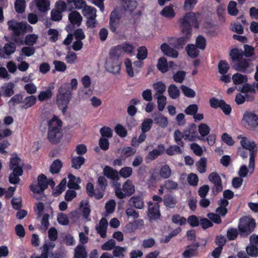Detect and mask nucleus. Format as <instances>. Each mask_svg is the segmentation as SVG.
Here are the masks:
<instances>
[{
  "label": "nucleus",
  "mask_w": 258,
  "mask_h": 258,
  "mask_svg": "<svg viewBox=\"0 0 258 258\" xmlns=\"http://www.w3.org/2000/svg\"><path fill=\"white\" fill-rule=\"evenodd\" d=\"M69 181L68 183V187L70 189H79L80 188V185L76 182V177L72 174H70L68 175Z\"/></svg>",
  "instance_id": "obj_44"
},
{
  "label": "nucleus",
  "mask_w": 258,
  "mask_h": 258,
  "mask_svg": "<svg viewBox=\"0 0 258 258\" xmlns=\"http://www.w3.org/2000/svg\"><path fill=\"white\" fill-rule=\"evenodd\" d=\"M122 55V51L121 50L120 45H117L111 47L109 50L108 59L111 62L117 64Z\"/></svg>",
  "instance_id": "obj_10"
},
{
  "label": "nucleus",
  "mask_w": 258,
  "mask_h": 258,
  "mask_svg": "<svg viewBox=\"0 0 258 258\" xmlns=\"http://www.w3.org/2000/svg\"><path fill=\"white\" fill-rule=\"evenodd\" d=\"M199 132L201 135L198 139L204 142H205V137L207 136L210 132V127L205 123H201L198 127Z\"/></svg>",
  "instance_id": "obj_25"
},
{
  "label": "nucleus",
  "mask_w": 258,
  "mask_h": 258,
  "mask_svg": "<svg viewBox=\"0 0 258 258\" xmlns=\"http://www.w3.org/2000/svg\"><path fill=\"white\" fill-rule=\"evenodd\" d=\"M136 149L130 147H124L121 151V157L123 160L133 156L136 153Z\"/></svg>",
  "instance_id": "obj_42"
},
{
  "label": "nucleus",
  "mask_w": 258,
  "mask_h": 258,
  "mask_svg": "<svg viewBox=\"0 0 258 258\" xmlns=\"http://www.w3.org/2000/svg\"><path fill=\"white\" fill-rule=\"evenodd\" d=\"M69 20L73 27L74 26L79 27L82 21V17L78 12L75 11L69 14Z\"/></svg>",
  "instance_id": "obj_18"
},
{
  "label": "nucleus",
  "mask_w": 258,
  "mask_h": 258,
  "mask_svg": "<svg viewBox=\"0 0 258 258\" xmlns=\"http://www.w3.org/2000/svg\"><path fill=\"white\" fill-rule=\"evenodd\" d=\"M238 235V230L234 228H229L227 231V237L229 240H234Z\"/></svg>",
  "instance_id": "obj_59"
},
{
  "label": "nucleus",
  "mask_w": 258,
  "mask_h": 258,
  "mask_svg": "<svg viewBox=\"0 0 258 258\" xmlns=\"http://www.w3.org/2000/svg\"><path fill=\"white\" fill-rule=\"evenodd\" d=\"M198 170L201 173H205L207 169V159L201 158L197 163Z\"/></svg>",
  "instance_id": "obj_50"
},
{
  "label": "nucleus",
  "mask_w": 258,
  "mask_h": 258,
  "mask_svg": "<svg viewBox=\"0 0 258 258\" xmlns=\"http://www.w3.org/2000/svg\"><path fill=\"white\" fill-rule=\"evenodd\" d=\"M232 80L235 85H239L247 81L246 76L239 73L234 74L232 77Z\"/></svg>",
  "instance_id": "obj_56"
},
{
  "label": "nucleus",
  "mask_w": 258,
  "mask_h": 258,
  "mask_svg": "<svg viewBox=\"0 0 258 258\" xmlns=\"http://www.w3.org/2000/svg\"><path fill=\"white\" fill-rule=\"evenodd\" d=\"M184 140L190 141H195L198 138L197 126L195 123L190 124L183 131Z\"/></svg>",
  "instance_id": "obj_11"
},
{
  "label": "nucleus",
  "mask_w": 258,
  "mask_h": 258,
  "mask_svg": "<svg viewBox=\"0 0 258 258\" xmlns=\"http://www.w3.org/2000/svg\"><path fill=\"white\" fill-rule=\"evenodd\" d=\"M15 43H12V42H10V43H6L4 47V54L5 55L6 54V55H10L12 53H13L15 50H16V46L15 45Z\"/></svg>",
  "instance_id": "obj_51"
},
{
  "label": "nucleus",
  "mask_w": 258,
  "mask_h": 258,
  "mask_svg": "<svg viewBox=\"0 0 258 258\" xmlns=\"http://www.w3.org/2000/svg\"><path fill=\"white\" fill-rule=\"evenodd\" d=\"M128 205L138 209H143L145 207L144 199L141 195H134L128 200Z\"/></svg>",
  "instance_id": "obj_16"
},
{
  "label": "nucleus",
  "mask_w": 258,
  "mask_h": 258,
  "mask_svg": "<svg viewBox=\"0 0 258 258\" xmlns=\"http://www.w3.org/2000/svg\"><path fill=\"white\" fill-rule=\"evenodd\" d=\"M67 180L63 178L60 183L56 186V191L54 192L53 195L56 197L61 194L66 189Z\"/></svg>",
  "instance_id": "obj_57"
},
{
  "label": "nucleus",
  "mask_w": 258,
  "mask_h": 258,
  "mask_svg": "<svg viewBox=\"0 0 258 258\" xmlns=\"http://www.w3.org/2000/svg\"><path fill=\"white\" fill-rule=\"evenodd\" d=\"M159 174L162 178L167 179L171 176V170L168 165H164L161 167Z\"/></svg>",
  "instance_id": "obj_46"
},
{
  "label": "nucleus",
  "mask_w": 258,
  "mask_h": 258,
  "mask_svg": "<svg viewBox=\"0 0 258 258\" xmlns=\"http://www.w3.org/2000/svg\"><path fill=\"white\" fill-rule=\"evenodd\" d=\"M152 117L155 123L161 127H165L167 126L168 122L167 118L163 116L160 113H154Z\"/></svg>",
  "instance_id": "obj_20"
},
{
  "label": "nucleus",
  "mask_w": 258,
  "mask_h": 258,
  "mask_svg": "<svg viewBox=\"0 0 258 258\" xmlns=\"http://www.w3.org/2000/svg\"><path fill=\"white\" fill-rule=\"evenodd\" d=\"M237 3L234 1L229 2L227 10L228 13L231 16H236L238 13V10L236 8Z\"/></svg>",
  "instance_id": "obj_55"
},
{
  "label": "nucleus",
  "mask_w": 258,
  "mask_h": 258,
  "mask_svg": "<svg viewBox=\"0 0 258 258\" xmlns=\"http://www.w3.org/2000/svg\"><path fill=\"white\" fill-rule=\"evenodd\" d=\"M14 84L12 82H10L6 86L3 87V95L7 97L12 96L14 93Z\"/></svg>",
  "instance_id": "obj_36"
},
{
  "label": "nucleus",
  "mask_w": 258,
  "mask_h": 258,
  "mask_svg": "<svg viewBox=\"0 0 258 258\" xmlns=\"http://www.w3.org/2000/svg\"><path fill=\"white\" fill-rule=\"evenodd\" d=\"M14 6L17 13L22 14L26 9V2L25 0H16Z\"/></svg>",
  "instance_id": "obj_40"
},
{
  "label": "nucleus",
  "mask_w": 258,
  "mask_h": 258,
  "mask_svg": "<svg viewBox=\"0 0 258 258\" xmlns=\"http://www.w3.org/2000/svg\"><path fill=\"white\" fill-rule=\"evenodd\" d=\"M254 99V95L246 94L245 96H243L240 93H238L235 97V101L237 104L240 105L243 104L245 100L252 101Z\"/></svg>",
  "instance_id": "obj_29"
},
{
  "label": "nucleus",
  "mask_w": 258,
  "mask_h": 258,
  "mask_svg": "<svg viewBox=\"0 0 258 258\" xmlns=\"http://www.w3.org/2000/svg\"><path fill=\"white\" fill-rule=\"evenodd\" d=\"M157 148V149H154L148 153L147 157L150 160L152 161L156 159L159 156L161 155L165 150L164 146L162 144L159 145Z\"/></svg>",
  "instance_id": "obj_21"
},
{
  "label": "nucleus",
  "mask_w": 258,
  "mask_h": 258,
  "mask_svg": "<svg viewBox=\"0 0 258 258\" xmlns=\"http://www.w3.org/2000/svg\"><path fill=\"white\" fill-rule=\"evenodd\" d=\"M38 182L30 186V190L34 194H41L48 187V183L46 176L41 174L37 177Z\"/></svg>",
  "instance_id": "obj_7"
},
{
  "label": "nucleus",
  "mask_w": 258,
  "mask_h": 258,
  "mask_svg": "<svg viewBox=\"0 0 258 258\" xmlns=\"http://www.w3.org/2000/svg\"><path fill=\"white\" fill-rule=\"evenodd\" d=\"M87 252L85 247L81 245H78L75 249L74 258H87Z\"/></svg>",
  "instance_id": "obj_32"
},
{
  "label": "nucleus",
  "mask_w": 258,
  "mask_h": 258,
  "mask_svg": "<svg viewBox=\"0 0 258 258\" xmlns=\"http://www.w3.org/2000/svg\"><path fill=\"white\" fill-rule=\"evenodd\" d=\"M200 244L197 242L193 243L186 246L185 250L183 251L182 255L184 258H191L198 255V248Z\"/></svg>",
  "instance_id": "obj_12"
},
{
  "label": "nucleus",
  "mask_w": 258,
  "mask_h": 258,
  "mask_svg": "<svg viewBox=\"0 0 258 258\" xmlns=\"http://www.w3.org/2000/svg\"><path fill=\"white\" fill-rule=\"evenodd\" d=\"M184 133L181 132L179 130H176L174 133V139L175 143L179 146L183 147L184 143L182 141V139H184Z\"/></svg>",
  "instance_id": "obj_38"
},
{
  "label": "nucleus",
  "mask_w": 258,
  "mask_h": 258,
  "mask_svg": "<svg viewBox=\"0 0 258 258\" xmlns=\"http://www.w3.org/2000/svg\"><path fill=\"white\" fill-rule=\"evenodd\" d=\"M256 223L254 219L248 217H242L239 220L238 225L240 235L243 237H247L254 230Z\"/></svg>",
  "instance_id": "obj_5"
},
{
  "label": "nucleus",
  "mask_w": 258,
  "mask_h": 258,
  "mask_svg": "<svg viewBox=\"0 0 258 258\" xmlns=\"http://www.w3.org/2000/svg\"><path fill=\"white\" fill-rule=\"evenodd\" d=\"M195 45L199 48L204 50L206 45V40L205 38L202 35L198 36L196 40Z\"/></svg>",
  "instance_id": "obj_58"
},
{
  "label": "nucleus",
  "mask_w": 258,
  "mask_h": 258,
  "mask_svg": "<svg viewBox=\"0 0 258 258\" xmlns=\"http://www.w3.org/2000/svg\"><path fill=\"white\" fill-rule=\"evenodd\" d=\"M153 120L151 118L144 119L141 124L142 132L146 133L149 131L152 126Z\"/></svg>",
  "instance_id": "obj_48"
},
{
  "label": "nucleus",
  "mask_w": 258,
  "mask_h": 258,
  "mask_svg": "<svg viewBox=\"0 0 258 258\" xmlns=\"http://www.w3.org/2000/svg\"><path fill=\"white\" fill-rule=\"evenodd\" d=\"M83 15L86 17L96 16V9L91 6H86L83 10Z\"/></svg>",
  "instance_id": "obj_62"
},
{
  "label": "nucleus",
  "mask_w": 258,
  "mask_h": 258,
  "mask_svg": "<svg viewBox=\"0 0 258 258\" xmlns=\"http://www.w3.org/2000/svg\"><path fill=\"white\" fill-rule=\"evenodd\" d=\"M52 96V92L49 88L47 89L45 91H41L38 95V99L39 101L42 102L50 99Z\"/></svg>",
  "instance_id": "obj_45"
},
{
  "label": "nucleus",
  "mask_w": 258,
  "mask_h": 258,
  "mask_svg": "<svg viewBox=\"0 0 258 258\" xmlns=\"http://www.w3.org/2000/svg\"><path fill=\"white\" fill-rule=\"evenodd\" d=\"M160 48L163 53L165 55L172 58H177L178 56V52L175 49L171 48L166 43L161 45Z\"/></svg>",
  "instance_id": "obj_19"
},
{
  "label": "nucleus",
  "mask_w": 258,
  "mask_h": 258,
  "mask_svg": "<svg viewBox=\"0 0 258 258\" xmlns=\"http://www.w3.org/2000/svg\"><path fill=\"white\" fill-rule=\"evenodd\" d=\"M80 208L82 209L84 217L88 218L91 212L89 202L87 201H82L80 203Z\"/></svg>",
  "instance_id": "obj_41"
},
{
  "label": "nucleus",
  "mask_w": 258,
  "mask_h": 258,
  "mask_svg": "<svg viewBox=\"0 0 258 258\" xmlns=\"http://www.w3.org/2000/svg\"><path fill=\"white\" fill-rule=\"evenodd\" d=\"M36 6L41 13H46L50 9L48 0H35Z\"/></svg>",
  "instance_id": "obj_24"
},
{
  "label": "nucleus",
  "mask_w": 258,
  "mask_h": 258,
  "mask_svg": "<svg viewBox=\"0 0 258 258\" xmlns=\"http://www.w3.org/2000/svg\"><path fill=\"white\" fill-rule=\"evenodd\" d=\"M60 131V128L58 129L57 127L48 130V139L50 143L56 144L60 142L62 134Z\"/></svg>",
  "instance_id": "obj_14"
},
{
  "label": "nucleus",
  "mask_w": 258,
  "mask_h": 258,
  "mask_svg": "<svg viewBox=\"0 0 258 258\" xmlns=\"http://www.w3.org/2000/svg\"><path fill=\"white\" fill-rule=\"evenodd\" d=\"M163 202L167 207L173 208L177 204V200L173 196L168 194L164 196Z\"/></svg>",
  "instance_id": "obj_30"
},
{
  "label": "nucleus",
  "mask_w": 258,
  "mask_h": 258,
  "mask_svg": "<svg viewBox=\"0 0 258 258\" xmlns=\"http://www.w3.org/2000/svg\"><path fill=\"white\" fill-rule=\"evenodd\" d=\"M198 48V47L194 44H188L185 49L187 54L190 57L195 58L198 56L199 53V50Z\"/></svg>",
  "instance_id": "obj_35"
},
{
  "label": "nucleus",
  "mask_w": 258,
  "mask_h": 258,
  "mask_svg": "<svg viewBox=\"0 0 258 258\" xmlns=\"http://www.w3.org/2000/svg\"><path fill=\"white\" fill-rule=\"evenodd\" d=\"M103 174L108 178L113 180L118 179V173L110 166H106L103 169Z\"/></svg>",
  "instance_id": "obj_22"
},
{
  "label": "nucleus",
  "mask_w": 258,
  "mask_h": 258,
  "mask_svg": "<svg viewBox=\"0 0 258 258\" xmlns=\"http://www.w3.org/2000/svg\"><path fill=\"white\" fill-rule=\"evenodd\" d=\"M240 91L242 93H245V94L250 93L249 95H254L256 93L255 87L249 84H246L243 85Z\"/></svg>",
  "instance_id": "obj_49"
},
{
  "label": "nucleus",
  "mask_w": 258,
  "mask_h": 258,
  "mask_svg": "<svg viewBox=\"0 0 258 258\" xmlns=\"http://www.w3.org/2000/svg\"><path fill=\"white\" fill-rule=\"evenodd\" d=\"M62 167V163L59 159L54 160L50 167V171L52 174H57L59 172Z\"/></svg>",
  "instance_id": "obj_34"
},
{
  "label": "nucleus",
  "mask_w": 258,
  "mask_h": 258,
  "mask_svg": "<svg viewBox=\"0 0 258 258\" xmlns=\"http://www.w3.org/2000/svg\"><path fill=\"white\" fill-rule=\"evenodd\" d=\"M241 123L248 130L258 132V115L252 111H246L243 115Z\"/></svg>",
  "instance_id": "obj_6"
},
{
  "label": "nucleus",
  "mask_w": 258,
  "mask_h": 258,
  "mask_svg": "<svg viewBox=\"0 0 258 258\" xmlns=\"http://www.w3.org/2000/svg\"><path fill=\"white\" fill-rule=\"evenodd\" d=\"M72 94L69 83L62 84L58 89L56 102L58 108L61 110L63 114L67 111L68 105L72 98Z\"/></svg>",
  "instance_id": "obj_3"
},
{
  "label": "nucleus",
  "mask_w": 258,
  "mask_h": 258,
  "mask_svg": "<svg viewBox=\"0 0 258 258\" xmlns=\"http://www.w3.org/2000/svg\"><path fill=\"white\" fill-rule=\"evenodd\" d=\"M171 220L173 223L179 224L181 226L185 225L186 222V218L178 214L173 215L172 216Z\"/></svg>",
  "instance_id": "obj_47"
},
{
  "label": "nucleus",
  "mask_w": 258,
  "mask_h": 258,
  "mask_svg": "<svg viewBox=\"0 0 258 258\" xmlns=\"http://www.w3.org/2000/svg\"><path fill=\"white\" fill-rule=\"evenodd\" d=\"M38 38V37L36 34H28L25 37V40L23 41V44L28 46H33L34 44L36 43Z\"/></svg>",
  "instance_id": "obj_39"
},
{
  "label": "nucleus",
  "mask_w": 258,
  "mask_h": 258,
  "mask_svg": "<svg viewBox=\"0 0 258 258\" xmlns=\"http://www.w3.org/2000/svg\"><path fill=\"white\" fill-rule=\"evenodd\" d=\"M169 96L173 99L177 98L180 95V91L174 84L170 85L168 89Z\"/></svg>",
  "instance_id": "obj_43"
},
{
  "label": "nucleus",
  "mask_w": 258,
  "mask_h": 258,
  "mask_svg": "<svg viewBox=\"0 0 258 258\" xmlns=\"http://www.w3.org/2000/svg\"><path fill=\"white\" fill-rule=\"evenodd\" d=\"M223 99H218L216 97H212L210 99L209 103L210 106L214 109L220 108L222 104L223 103Z\"/></svg>",
  "instance_id": "obj_60"
},
{
  "label": "nucleus",
  "mask_w": 258,
  "mask_h": 258,
  "mask_svg": "<svg viewBox=\"0 0 258 258\" xmlns=\"http://www.w3.org/2000/svg\"><path fill=\"white\" fill-rule=\"evenodd\" d=\"M121 19L120 13L114 10L110 14L109 20V28L112 32H115Z\"/></svg>",
  "instance_id": "obj_13"
},
{
  "label": "nucleus",
  "mask_w": 258,
  "mask_h": 258,
  "mask_svg": "<svg viewBox=\"0 0 258 258\" xmlns=\"http://www.w3.org/2000/svg\"><path fill=\"white\" fill-rule=\"evenodd\" d=\"M209 180L214 184L212 191L215 195L221 192L223 190L222 179L217 172H212L208 176Z\"/></svg>",
  "instance_id": "obj_8"
},
{
  "label": "nucleus",
  "mask_w": 258,
  "mask_h": 258,
  "mask_svg": "<svg viewBox=\"0 0 258 258\" xmlns=\"http://www.w3.org/2000/svg\"><path fill=\"white\" fill-rule=\"evenodd\" d=\"M179 22L180 24L181 32L184 36L177 38L175 49H181L191 36V27L198 28L199 24L196 14L192 12L187 13L179 20Z\"/></svg>",
  "instance_id": "obj_1"
},
{
  "label": "nucleus",
  "mask_w": 258,
  "mask_h": 258,
  "mask_svg": "<svg viewBox=\"0 0 258 258\" xmlns=\"http://www.w3.org/2000/svg\"><path fill=\"white\" fill-rule=\"evenodd\" d=\"M37 101V98L34 95H31L26 97L23 100L22 108L25 109H28L31 107L34 106Z\"/></svg>",
  "instance_id": "obj_31"
},
{
  "label": "nucleus",
  "mask_w": 258,
  "mask_h": 258,
  "mask_svg": "<svg viewBox=\"0 0 258 258\" xmlns=\"http://www.w3.org/2000/svg\"><path fill=\"white\" fill-rule=\"evenodd\" d=\"M182 153V150L178 145L170 146L166 150V154L169 156H172L174 154H180Z\"/></svg>",
  "instance_id": "obj_53"
},
{
  "label": "nucleus",
  "mask_w": 258,
  "mask_h": 258,
  "mask_svg": "<svg viewBox=\"0 0 258 258\" xmlns=\"http://www.w3.org/2000/svg\"><path fill=\"white\" fill-rule=\"evenodd\" d=\"M85 159L82 156H75L71 159L72 167L75 169H79L85 163Z\"/></svg>",
  "instance_id": "obj_27"
},
{
  "label": "nucleus",
  "mask_w": 258,
  "mask_h": 258,
  "mask_svg": "<svg viewBox=\"0 0 258 258\" xmlns=\"http://www.w3.org/2000/svg\"><path fill=\"white\" fill-rule=\"evenodd\" d=\"M160 14L164 17L169 19H172L175 16V13L172 5L165 7L161 11Z\"/></svg>",
  "instance_id": "obj_33"
},
{
  "label": "nucleus",
  "mask_w": 258,
  "mask_h": 258,
  "mask_svg": "<svg viewBox=\"0 0 258 258\" xmlns=\"http://www.w3.org/2000/svg\"><path fill=\"white\" fill-rule=\"evenodd\" d=\"M107 186V181L103 176H100L98 178L95 191H97L96 200L102 199L104 194Z\"/></svg>",
  "instance_id": "obj_9"
},
{
  "label": "nucleus",
  "mask_w": 258,
  "mask_h": 258,
  "mask_svg": "<svg viewBox=\"0 0 258 258\" xmlns=\"http://www.w3.org/2000/svg\"><path fill=\"white\" fill-rule=\"evenodd\" d=\"M62 124V121L57 116L53 115L52 118L48 123V130L53 128V127H57L58 129L60 128Z\"/></svg>",
  "instance_id": "obj_37"
},
{
  "label": "nucleus",
  "mask_w": 258,
  "mask_h": 258,
  "mask_svg": "<svg viewBox=\"0 0 258 258\" xmlns=\"http://www.w3.org/2000/svg\"><path fill=\"white\" fill-rule=\"evenodd\" d=\"M122 191L124 195V197H123L122 199L129 197L134 194L135 192V187L131 180H127L123 184Z\"/></svg>",
  "instance_id": "obj_17"
},
{
  "label": "nucleus",
  "mask_w": 258,
  "mask_h": 258,
  "mask_svg": "<svg viewBox=\"0 0 258 258\" xmlns=\"http://www.w3.org/2000/svg\"><path fill=\"white\" fill-rule=\"evenodd\" d=\"M133 173V169L130 167H124L119 170V175L123 178L129 177Z\"/></svg>",
  "instance_id": "obj_63"
},
{
  "label": "nucleus",
  "mask_w": 258,
  "mask_h": 258,
  "mask_svg": "<svg viewBox=\"0 0 258 258\" xmlns=\"http://www.w3.org/2000/svg\"><path fill=\"white\" fill-rule=\"evenodd\" d=\"M148 216L151 220H155L160 218L161 214L159 211L158 204L149 203Z\"/></svg>",
  "instance_id": "obj_15"
},
{
  "label": "nucleus",
  "mask_w": 258,
  "mask_h": 258,
  "mask_svg": "<svg viewBox=\"0 0 258 258\" xmlns=\"http://www.w3.org/2000/svg\"><path fill=\"white\" fill-rule=\"evenodd\" d=\"M9 29L12 30L11 40L13 41L16 44H23V40L20 37L21 35H24L27 32L33 31L32 27L27 22H16L11 20L8 22Z\"/></svg>",
  "instance_id": "obj_2"
},
{
  "label": "nucleus",
  "mask_w": 258,
  "mask_h": 258,
  "mask_svg": "<svg viewBox=\"0 0 258 258\" xmlns=\"http://www.w3.org/2000/svg\"><path fill=\"white\" fill-rule=\"evenodd\" d=\"M24 163L18 157H13L10 162V169L13 171L9 176V182L12 184L18 183L20 180L19 176L23 173Z\"/></svg>",
  "instance_id": "obj_4"
},
{
  "label": "nucleus",
  "mask_w": 258,
  "mask_h": 258,
  "mask_svg": "<svg viewBox=\"0 0 258 258\" xmlns=\"http://www.w3.org/2000/svg\"><path fill=\"white\" fill-rule=\"evenodd\" d=\"M122 5L125 11L132 12L137 8L138 3L136 0H122Z\"/></svg>",
  "instance_id": "obj_26"
},
{
  "label": "nucleus",
  "mask_w": 258,
  "mask_h": 258,
  "mask_svg": "<svg viewBox=\"0 0 258 258\" xmlns=\"http://www.w3.org/2000/svg\"><path fill=\"white\" fill-rule=\"evenodd\" d=\"M198 106L196 104H193L188 106L184 110V112L187 115H194L198 112Z\"/></svg>",
  "instance_id": "obj_64"
},
{
  "label": "nucleus",
  "mask_w": 258,
  "mask_h": 258,
  "mask_svg": "<svg viewBox=\"0 0 258 258\" xmlns=\"http://www.w3.org/2000/svg\"><path fill=\"white\" fill-rule=\"evenodd\" d=\"M166 104V97L162 95H160L157 97L158 108L160 111H162Z\"/></svg>",
  "instance_id": "obj_61"
},
{
  "label": "nucleus",
  "mask_w": 258,
  "mask_h": 258,
  "mask_svg": "<svg viewBox=\"0 0 258 258\" xmlns=\"http://www.w3.org/2000/svg\"><path fill=\"white\" fill-rule=\"evenodd\" d=\"M180 89L181 90L183 94L186 97L189 98H194L196 96L195 91L192 89L189 88L187 86L185 85H181L180 87Z\"/></svg>",
  "instance_id": "obj_52"
},
{
  "label": "nucleus",
  "mask_w": 258,
  "mask_h": 258,
  "mask_svg": "<svg viewBox=\"0 0 258 258\" xmlns=\"http://www.w3.org/2000/svg\"><path fill=\"white\" fill-rule=\"evenodd\" d=\"M66 30L69 33L66 38L64 40L63 43L66 45H70L73 40V35L72 34L73 31H74V27L72 26H67L66 27Z\"/></svg>",
  "instance_id": "obj_54"
},
{
  "label": "nucleus",
  "mask_w": 258,
  "mask_h": 258,
  "mask_svg": "<svg viewBox=\"0 0 258 258\" xmlns=\"http://www.w3.org/2000/svg\"><path fill=\"white\" fill-rule=\"evenodd\" d=\"M230 56L234 61H240L243 58V51L237 48H233L230 52Z\"/></svg>",
  "instance_id": "obj_28"
},
{
  "label": "nucleus",
  "mask_w": 258,
  "mask_h": 258,
  "mask_svg": "<svg viewBox=\"0 0 258 258\" xmlns=\"http://www.w3.org/2000/svg\"><path fill=\"white\" fill-rule=\"evenodd\" d=\"M241 145L243 149L248 150L250 153H255L257 152L256 150H254L256 148V145L254 142H250L247 141L245 137L242 139L240 141Z\"/></svg>",
  "instance_id": "obj_23"
}]
</instances>
